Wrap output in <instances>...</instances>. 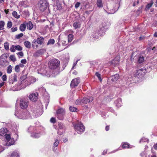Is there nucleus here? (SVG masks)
Here are the masks:
<instances>
[{"instance_id": "1", "label": "nucleus", "mask_w": 157, "mask_h": 157, "mask_svg": "<svg viewBox=\"0 0 157 157\" xmlns=\"http://www.w3.org/2000/svg\"><path fill=\"white\" fill-rule=\"evenodd\" d=\"M14 115L17 118L21 119H26L29 118L30 117V114L28 111L21 112L18 110L15 111Z\"/></svg>"}, {"instance_id": "2", "label": "nucleus", "mask_w": 157, "mask_h": 157, "mask_svg": "<svg viewBox=\"0 0 157 157\" xmlns=\"http://www.w3.org/2000/svg\"><path fill=\"white\" fill-rule=\"evenodd\" d=\"M48 6V3L46 0H41L38 3V6L40 10L44 11L46 10Z\"/></svg>"}, {"instance_id": "3", "label": "nucleus", "mask_w": 157, "mask_h": 157, "mask_svg": "<svg viewBox=\"0 0 157 157\" xmlns=\"http://www.w3.org/2000/svg\"><path fill=\"white\" fill-rule=\"evenodd\" d=\"M75 129L77 132L79 134L85 131V128L81 122H78L76 124H74Z\"/></svg>"}, {"instance_id": "4", "label": "nucleus", "mask_w": 157, "mask_h": 157, "mask_svg": "<svg viewBox=\"0 0 157 157\" xmlns=\"http://www.w3.org/2000/svg\"><path fill=\"white\" fill-rule=\"evenodd\" d=\"M59 64V61L57 59H54L50 61L48 63V66L50 69H54L57 68Z\"/></svg>"}, {"instance_id": "5", "label": "nucleus", "mask_w": 157, "mask_h": 157, "mask_svg": "<svg viewBox=\"0 0 157 157\" xmlns=\"http://www.w3.org/2000/svg\"><path fill=\"white\" fill-rule=\"evenodd\" d=\"M29 105L28 99L23 98H21L20 100V106L22 109H25L27 108Z\"/></svg>"}, {"instance_id": "6", "label": "nucleus", "mask_w": 157, "mask_h": 157, "mask_svg": "<svg viewBox=\"0 0 157 157\" xmlns=\"http://www.w3.org/2000/svg\"><path fill=\"white\" fill-rule=\"evenodd\" d=\"M65 114V110L62 108L58 109L56 112V116L57 118L60 120H63Z\"/></svg>"}, {"instance_id": "7", "label": "nucleus", "mask_w": 157, "mask_h": 157, "mask_svg": "<svg viewBox=\"0 0 157 157\" xmlns=\"http://www.w3.org/2000/svg\"><path fill=\"white\" fill-rule=\"evenodd\" d=\"M36 129L33 127H30L28 129L29 132L31 133V136L34 138H37L40 137V133L35 132Z\"/></svg>"}, {"instance_id": "8", "label": "nucleus", "mask_w": 157, "mask_h": 157, "mask_svg": "<svg viewBox=\"0 0 157 157\" xmlns=\"http://www.w3.org/2000/svg\"><path fill=\"white\" fill-rule=\"evenodd\" d=\"M6 143L5 144L6 145L11 146L13 145L15 141L14 139L13 138H11L10 135L9 134L5 136Z\"/></svg>"}, {"instance_id": "9", "label": "nucleus", "mask_w": 157, "mask_h": 157, "mask_svg": "<svg viewBox=\"0 0 157 157\" xmlns=\"http://www.w3.org/2000/svg\"><path fill=\"white\" fill-rule=\"evenodd\" d=\"M80 81V78H77L73 79L71 82L70 86L72 88L77 86Z\"/></svg>"}, {"instance_id": "10", "label": "nucleus", "mask_w": 157, "mask_h": 157, "mask_svg": "<svg viewBox=\"0 0 157 157\" xmlns=\"http://www.w3.org/2000/svg\"><path fill=\"white\" fill-rule=\"evenodd\" d=\"M104 33V30H102V29L100 28V29H99L98 30L96 31L94 33L92 34V36L93 37L98 39L99 36L103 35Z\"/></svg>"}, {"instance_id": "11", "label": "nucleus", "mask_w": 157, "mask_h": 157, "mask_svg": "<svg viewBox=\"0 0 157 157\" xmlns=\"http://www.w3.org/2000/svg\"><path fill=\"white\" fill-rule=\"evenodd\" d=\"M38 94L37 93H32L29 96V99L32 101H35L38 99Z\"/></svg>"}, {"instance_id": "12", "label": "nucleus", "mask_w": 157, "mask_h": 157, "mask_svg": "<svg viewBox=\"0 0 157 157\" xmlns=\"http://www.w3.org/2000/svg\"><path fill=\"white\" fill-rule=\"evenodd\" d=\"M46 50L44 49H41L37 51L33 54V56L35 57H37L43 54L46 52Z\"/></svg>"}, {"instance_id": "13", "label": "nucleus", "mask_w": 157, "mask_h": 157, "mask_svg": "<svg viewBox=\"0 0 157 157\" xmlns=\"http://www.w3.org/2000/svg\"><path fill=\"white\" fill-rule=\"evenodd\" d=\"M110 25V23L108 21H105L103 22L102 24V27H100V29L102 30H103L104 32H105V29L108 28V27Z\"/></svg>"}, {"instance_id": "14", "label": "nucleus", "mask_w": 157, "mask_h": 157, "mask_svg": "<svg viewBox=\"0 0 157 157\" xmlns=\"http://www.w3.org/2000/svg\"><path fill=\"white\" fill-rule=\"evenodd\" d=\"M93 99V97H85L82 99V102L84 104H87L90 101H92Z\"/></svg>"}, {"instance_id": "15", "label": "nucleus", "mask_w": 157, "mask_h": 157, "mask_svg": "<svg viewBox=\"0 0 157 157\" xmlns=\"http://www.w3.org/2000/svg\"><path fill=\"white\" fill-rule=\"evenodd\" d=\"M38 73H40L39 71H38ZM40 73L44 75H46L47 77H50L51 74V73L49 71L48 72L46 70L44 69H42L40 70Z\"/></svg>"}, {"instance_id": "16", "label": "nucleus", "mask_w": 157, "mask_h": 157, "mask_svg": "<svg viewBox=\"0 0 157 157\" xmlns=\"http://www.w3.org/2000/svg\"><path fill=\"white\" fill-rule=\"evenodd\" d=\"M7 130L6 128H3L0 129V136H5L7 135Z\"/></svg>"}, {"instance_id": "17", "label": "nucleus", "mask_w": 157, "mask_h": 157, "mask_svg": "<svg viewBox=\"0 0 157 157\" xmlns=\"http://www.w3.org/2000/svg\"><path fill=\"white\" fill-rule=\"evenodd\" d=\"M146 70L144 68L140 69L139 70H136V73L135 74L136 75H138L140 74L142 75L143 73H145L146 72Z\"/></svg>"}, {"instance_id": "18", "label": "nucleus", "mask_w": 157, "mask_h": 157, "mask_svg": "<svg viewBox=\"0 0 157 157\" xmlns=\"http://www.w3.org/2000/svg\"><path fill=\"white\" fill-rule=\"evenodd\" d=\"M25 22L27 29L30 30H32L33 27V25L32 22L30 21Z\"/></svg>"}, {"instance_id": "19", "label": "nucleus", "mask_w": 157, "mask_h": 157, "mask_svg": "<svg viewBox=\"0 0 157 157\" xmlns=\"http://www.w3.org/2000/svg\"><path fill=\"white\" fill-rule=\"evenodd\" d=\"M120 61V56H117L112 61L111 63L114 65H116L118 64Z\"/></svg>"}, {"instance_id": "20", "label": "nucleus", "mask_w": 157, "mask_h": 157, "mask_svg": "<svg viewBox=\"0 0 157 157\" xmlns=\"http://www.w3.org/2000/svg\"><path fill=\"white\" fill-rule=\"evenodd\" d=\"M134 59L135 60L137 59L138 62L139 63H142L144 61V58L142 56H136L134 57Z\"/></svg>"}, {"instance_id": "21", "label": "nucleus", "mask_w": 157, "mask_h": 157, "mask_svg": "<svg viewBox=\"0 0 157 157\" xmlns=\"http://www.w3.org/2000/svg\"><path fill=\"white\" fill-rule=\"evenodd\" d=\"M119 78V76L118 74H116L113 75H112L110 77L111 80L113 82H116Z\"/></svg>"}, {"instance_id": "22", "label": "nucleus", "mask_w": 157, "mask_h": 157, "mask_svg": "<svg viewBox=\"0 0 157 157\" xmlns=\"http://www.w3.org/2000/svg\"><path fill=\"white\" fill-rule=\"evenodd\" d=\"M38 43L36 39H34L32 43V46L33 48L36 49L39 47Z\"/></svg>"}, {"instance_id": "23", "label": "nucleus", "mask_w": 157, "mask_h": 157, "mask_svg": "<svg viewBox=\"0 0 157 157\" xmlns=\"http://www.w3.org/2000/svg\"><path fill=\"white\" fill-rule=\"evenodd\" d=\"M115 103L117 106L119 107L122 105V100L121 98H118L115 101Z\"/></svg>"}, {"instance_id": "24", "label": "nucleus", "mask_w": 157, "mask_h": 157, "mask_svg": "<svg viewBox=\"0 0 157 157\" xmlns=\"http://www.w3.org/2000/svg\"><path fill=\"white\" fill-rule=\"evenodd\" d=\"M81 24L79 22H75L73 24V27L75 29L79 28L81 27Z\"/></svg>"}, {"instance_id": "25", "label": "nucleus", "mask_w": 157, "mask_h": 157, "mask_svg": "<svg viewBox=\"0 0 157 157\" xmlns=\"http://www.w3.org/2000/svg\"><path fill=\"white\" fill-rule=\"evenodd\" d=\"M36 40H37L38 44L41 45L44 42V38L42 37H38Z\"/></svg>"}, {"instance_id": "26", "label": "nucleus", "mask_w": 157, "mask_h": 157, "mask_svg": "<svg viewBox=\"0 0 157 157\" xmlns=\"http://www.w3.org/2000/svg\"><path fill=\"white\" fill-rule=\"evenodd\" d=\"M10 157H19V155L17 151H14L11 155Z\"/></svg>"}, {"instance_id": "27", "label": "nucleus", "mask_w": 157, "mask_h": 157, "mask_svg": "<svg viewBox=\"0 0 157 157\" xmlns=\"http://www.w3.org/2000/svg\"><path fill=\"white\" fill-rule=\"evenodd\" d=\"M24 44L26 48H31V43L28 41L25 40L24 42Z\"/></svg>"}, {"instance_id": "28", "label": "nucleus", "mask_w": 157, "mask_h": 157, "mask_svg": "<svg viewBox=\"0 0 157 157\" xmlns=\"http://www.w3.org/2000/svg\"><path fill=\"white\" fill-rule=\"evenodd\" d=\"M102 0H97V5L99 8L102 7L103 6Z\"/></svg>"}, {"instance_id": "29", "label": "nucleus", "mask_w": 157, "mask_h": 157, "mask_svg": "<svg viewBox=\"0 0 157 157\" xmlns=\"http://www.w3.org/2000/svg\"><path fill=\"white\" fill-rule=\"evenodd\" d=\"M26 26V25L25 22V23L21 24L20 27V30L21 31H24L25 29Z\"/></svg>"}, {"instance_id": "30", "label": "nucleus", "mask_w": 157, "mask_h": 157, "mask_svg": "<svg viewBox=\"0 0 157 157\" xmlns=\"http://www.w3.org/2000/svg\"><path fill=\"white\" fill-rule=\"evenodd\" d=\"M25 1H22L20 2L19 3V6L21 7H24L26 8L27 7V6L25 4Z\"/></svg>"}, {"instance_id": "31", "label": "nucleus", "mask_w": 157, "mask_h": 157, "mask_svg": "<svg viewBox=\"0 0 157 157\" xmlns=\"http://www.w3.org/2000/svg\"><path fill=\"white\" fill-rule=\"evenodd\" d=\"M12 15L15 18L18 19L20 17V16L17 13L16 11H14L12 13Z\"/></svg>"}, {"instance_id": "32", "label": "nucleus", "mask_w": 157, "mask_h": 157, "mask_svg": "<svg viewBox=\"0 0 157 157\" xmlns=\"http://www.w3.org/2000/svg\"><path fill=\"white\" fill-rule=\"evenodd\" d=\"M5 23L3 21H0V30H2L4 29V26Z\"/></svg>"}, {"instance_id": "33", "label": "nucleus", "mask_w": 157, "mask_h": 157, "mask_svg": "<svg viewBox=\"0 0 157 157\" xmlns=\"http://www.w3.org/2000/svg\"><path fill=\"white\" fill-rule=\"evenodd\" d=\"M130 145H129V144L126 143H124L122 145V147L123 148H131L130 147Z\"/></svg>"}, {"instance_id": "34", "label": "nucleus", "mask_w": 157, "mask_h": 157, "mask_svg": "<svg viewBox=\"0 0 157 157\" xmlns=\"http://www.w3.org/2000/svg\"><path fill=\"white\" fill-rule=\"evenodd\" d=\"M11 78H12L13 79V81H14L15 82H16L17 81V75L15 73H14L12 75Z\"/></svg>"}, {"instance_id": "35", "label": "nucleus", "mask_w": 157, "mask_h": 157, "mask_svg": "<svg viewBox=\"0 0 157 157\" xmlns=\"http://www.w3.org/2000/svg\"><path fill=\"white\" fill-rule=\"evenodd\" d=\"M68 42H71L73 39V36L72 34H70L68 36Z\"/></svg>"}, {"instance_id": "36", "label": "nucleus", "mask_w": 157, "mask_h": 157, "mask_svg": "<svg viewBox=\"0 0 157 157\" xmlns=\"http://www.w3.org/2000/svg\"><path fill=\"white\" fill-rule=\"evenodd\" d=\"M69 110L71 111L72 112H76L77 111V109L76 108L72 106H70L69 107Z\"/></svg>"}, {"instance_id": "37", "label": "nucleus", "mask_w": 157, "mask_h": 157, "mask_svg": "<svg viewBox=\"0 0 157 157\" xmlns=\"http://www.w3.org/2000/svg\"><path fill=\"white\" fill-rule=\"evenodd\" d=\"M12 67L11 65H9L7 67V73L8 74L10 73L12 71Z\"/></svg>"}, {"instance_id": "38", "label": "nucleus", "mask_w": 157, "mask_h": 157, "mask_svg": "<svg viewBox=\"0 0 157 157\" xmlns=\"http://www.w3.org/2000/svg\"><path fill=\"white\" fill-rule=\"evenodd\" d=\"M55 43V40L54 39H50L48 43H47V45H50V44H54Z\"/></svg>"}, {"instance_id": "39", "label": "nucleus", "mask_w": 157, "mask_h": 157, "mask_svg": "<svg viewBox=\"0 0 157 157\" xmlns=\"http://www.w3.org/2000/svg\"><path fill=\"white\" fill-rule=\"evenodd\" d=\"M56 5L58 9H60L61 8V5L60 4L58 0H56Z\"/></svg>"}, {"instance_id": "40", "label": "nucleus", "mask_w": 157, "mask_h": 157, "mask_svg": "<svg viewBox=\"0 0 157 157\" xmlns=\"http://www.w3.org/2000/svg\"><path fill=\"white\" fill-rule=\"evenodd\" d=\"M153 4V2L151 1V2L148 3L146 6V8L147 9H149L150 7H151L152 5Z\"/></svg>"}, {"instance_id": "41", "label": "nucleus", "mask_w": 157, "mask_h": 157, "mask_svg": "<svg viewBox=\"0 0 157 157\" xmlns=\"http://www.w3.org/2000/svg\"><path fill=\"white\" fill-rule=\"evenodd\" d=\"M4 48L6 50H8L9 49V43L8 42H6L4 43Z\"/></svg>"}, {"instance_id": "42", "label": "nucleus", "mask_w": 157, "mask_h": 157, "mask_svg": "<svg viewBox=\"0 0 157 157\" xmlns=\"http://www.w3.org/2000/svg\"><path fill=\"white\" fill-rule=\"evenodd\" d=\"M64 126L62 124L60 123L59 124V129L58 130H64Z\"/></svg>"}, {"instance_id": "43", "label": "nucleus", "mask_w": 157, "mask_h": 157, "mask_svg": "<svg viewBox=\"0 0 157 157\" xmlns=\"http://www.w3.org/2000/svg\"><path fill=\"white\" fill-rule=\"evenodd\" d=\"M82 100H81L80 99H78L75 102V103L76 105H80L82 103Z\"/></svg>"}, {"instance_id": "44", "label": "nucleus", "mask_w": 157, "mask_h": 157, "mask_svg": "<svg viewBox=\"0 0 157 157\" xmlns=\"http://www.w3.org/2000/svg\"><path fill=\"white\" fill-rule=\"evenodd\" d=\"M148 141V140L147 138H146L144 137H143L141 139L140 141V143H141V142H147Z\"/></svg>"}, {"instance_id": "45", "label": "nucleus", "mask_w": 157, "mask_h": 157, "mask_svg": "<svg viewBox=\"0 0 157 157\" xmlns=\"http://www.w3.org/2000/svg\"><path fill=\"white\" fill-rule=\"evenodd\" d=\"M10 51L11 52H14L16 50L15 46L13 45L10 48Z\"/></svg>"}, {"instance_id": "46", "label": "nucleus", "mask_w": 157, "mask_h": 157, "mask_svg": "<svg viewBox=\"0 0 157 157\" xmlns=\"http://www.w3.org/2000/svg\"><path fill=\"white\" fill-rule=\"evenodd\" d=\"M16 50H17L18 51H21L22 49V48L19 45H17L15 46Z\"/></svg>"}, {"instance_id": "47", "label": "nucleus", "mask_w": 157, "mask_h": 157, "mask_svg": "<svg viewBox=\"0 0 157 157\" xmlns=\"http://www.w3.org/2000/svg\"><path fill=\"white\" fill-rule=\"evenodd\" d=\"M59 143V141L57 139L55 141L54 143V146L57 147L58 146Z\"/></svg>"}, {"instance_id": "48", "label": "nucleus", "mask_w": 157, "mask_h": 157, "mask_svg": "<svg viewBox=\"0 0 157 157\" xmlns=\"http://www.w3.org/2000/svg\"><path fill=\"white\" fill-rule=\"evenodd\" d=\"M95 75L96 76H97L99 80H100V81H101V75L100 74H99L98 72H96L95 73Z\"/></svg>"}, {"instance_id": "49", "label": "nucleus", "mask_w": 157, "mask_h": 157, "mask_svg": "<svg viewBox=\"0 0 157 157\" xmlns=\"http://www.w3.org/2000/svg\"><path fill=\"white\" fill-rule=\"evenodd\" d=\"M23 36V34L22 33H21L19 34L16 35V37L17 39H18L22 37Z\"/></svg>"}, {"instance_id": "50", "label": "nucleus", "mask_w": 157, "mask_h": 157, "mask_svg": "<svg viewBox=\"0 0 157 157\" xmlns=\"http://www.w3.org/2000/svg\"><path fill=\"white\" fill-rule=\"evenodd\" d=\"M15 71L16 72H19L20 71L19 66L18 65H16L15 67Z\"/></svg>"}, {"instance_id": "51", "label": "nucleus", "mask_w": 157, "mask_h": 157, "mask_svg": "<svg viewBox=\"0 0 157 157\" xmlns=\"http://www.w3.org/2000/svg\"><path fill=\"white\" fill-rule=\"evenodd\" d=\"M10 59H11V60L12 61L14 62L15 61H16V58H15L14 56L13 55H10Z\"/></svg>"}, {"instance_id": "52", "label": "nucleus", "mask_w": 157, "mask_h": 157, "mask_svg": "<svg viewBox=\"0 0 157 157\" xmlns=\"http://www.w3.org/2000/svg\"><path fill=\"white\" fill-rule=\"evenodd\" d=\"M27 78V76L26 75H24L20 77V80L21 81H23L24 80H25Z\"/></svg>"}, {"instance_id": "53", "label": "nucleus", "mask_w": 157, "mask_h": 157, "mask_svg": "<svg viewBox=\"0 0 157 157\" xmlns=\"http://www.w3.org/2000/svg\"><path fill=\"white\" fill-rule=\"evenodd\" d=\"M2 79L3 81H5L6 80L7 76L6 75H4L2 76Z\"/></svg>"}, {"instance_id": "54", "label": "nucleus", "mask_w": 157, "mask_h": 157, "mask_svg": "<svg viewBox=\"0 0 157 157\" xmlns=\"http://www.w3.org/2000/svg\"><path fill=\"white\" fill-rule=\"evenodd\" d=\"M7 27L10 28L12 26V23L11 21H8L7 24Z\"/></svg>"}, {"instance_id": "55", "label": "nucleus", "mask_w": 157, "mask_h": 157, "mask_svg": "<svg viewBox=\"0 0 157 157\" xmlns=\"http://www.w3.org/2000/svg\"><path fill=\"white\" fill-rule=\"evenodd\" d=\"M64 131V130H58V133L59 134L61 135L63 133Z\"/></svg>"}, {"instance_id": "56", "label": "nucleus", "mask_w": 157, "mask_h": 157, "mask_svg": "<svg viewBox=\"0 0 157 157\" xmlns=\"http://www.w3.org/2000/svg\"><path fill=\"white\" fill-rule=\"evenodd\" d=\"M14 81H13V79L11 78H9V83L10 84H13Z\"/></svg>"}, {"instance_id": "57", "label": "nucleus", "mask_w": 157, "mask_h": 157, "mask_svg": "<svg viewBox=\"0 0 157 157\" xmlns=\"http://www.w3.org/2000/svg\"><path fill=\"white\" fill-rule=\"evenodd\" d=\"M50 122L53 123L56 122V119L55 118L53 117H52L50 119Z\"/></svg>"}, {"instance_id": "58", "label": "nucleus", "mask_w": 157, "mask_h": 157, "mask_svg": "<svg viewBox=\"0 0 157 157\" xmlns=\"http://www.w3.org/2000/svg\"><path fill=\"white\" fill-rule=\"evenodd\" d=\"M80 4V2H77L75 5V8H78L79 7Z\"/></svg>"}, {"instance_id": "59", "label": "nucleus", "mask_w": 157, "mask_h": 157, "mask_svg": "<svg viewBox=\"0 0 157 157\" xmlns=\"http://www.w3.org/2000/svg\"><path fill=\"white\" fill-rule=\"evenodd\" d=\"M17 28L16 27L15 28H11V31L12 32H14L16 31L17 30Z\"/></svg>"}, {"instance_id": "60", "label": "nucleus", "mask_w": 157, "mask_h": 157, "mask_svg": "<svg viewBox=\"0 0 157 157\" xmlns=\"http://www.w3.org/2000/svg\"><path fill=\"white\" fill-rule=\"evenodd\" d=\"M17 54L18 56H21V57H22L24 55L23 53L22 52H18Z\"/></svg>"}, {"instance_id": "61", "label": "nucleus", "mask_w": 157, "mask_h": 157, "mask_svg": "<svg viewBox=\"0 0 157 157\" xmlns=\"http://www.w3.org/2000/svg\"><path fill=\"white\" fill-rule=\"evenodd\" d=\"M61 42H62V44L63 45H66L67 44L66 41L65 40H62Z\"/></svg>"}, {"instance_id": "62", "label": "nucleus", "mask_w": 157, "mask_h": 157, "mask_svg": "<svg viewBox=\"0 0 157 157\" xmlns=\"http://www.w3.org/2000/svg\"><path fill=\"white\" fill-rule=\"evenodd\" d=\"M60 36H59L58 37V38H57V40H58V44L59 45H60Z\"/></svg>"}, {"instance_id": "63", "label": "nucleus", "mask_w": 157, "mask_h": 157, "mask_svg": "<svg viewBox=\"0 0 157 157\" xmlns=\"http://www.w3.org/2000/svg\"><path fill=\"white\" fill-rule=\"evenodd\" d=\"M26 62H27L26 60L25 59H22L21 61V63H23V64L26 63Z\"/></svg>"}, {"instance_id": "64", "label": "nucleus", "mask_w": 157, "mask_h": 157, "mask_svg": "<svg viewBox=\"0 0 157 157\" xmlns=\"http://www.w3.org/2000/svg\"><path fill=\"white\" fill-rule=\"evenodd\" d=\"M139 3V0H137V1L136 2H135L133 3V6H136V5L138 4Z\"/></svg>"}]
</instances>
